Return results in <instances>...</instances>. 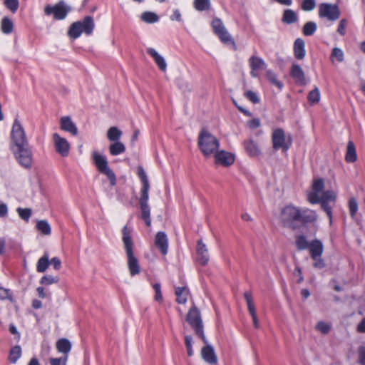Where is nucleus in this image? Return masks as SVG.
<instances>
[{"instance_id":"nucleus-1","label":"nucleus","mask_w":365,"mask_h":365,"mask_svg":"<svg viewBox=\"0 0 365 365\" xmlns=\"http://www.w3.org/2000/svg\"><path fill=\"white\" fill-rule=\"evenodd\" d=\"M11 137L12 141L11 150L14 158L19 164L29 169L32 166L33 153L26 136V133L18 118L14 120Z\"/></svg>"},{"instance_id":"nucleus-2","label":"nucleus","mask_w":365,"mask_h":365,"mask_svg":"<svg viewBox=\"0 0 365 365\" xmlns=\"http://www.w3.org/2000/svg\"><path fill=\"white\" fill-rule=\"evenodd\" d=\"M317 218L318 215L315 211L292 204L285 205L279 215L282 225L294 231L300 230L307 224L315 222Z\"/></svg>"},{"instance_id":"nucleus-3","label":"nucleus","mask_w":365,"mask_h":365,"mask_svg":"<svg viewBox=\"0 0 365 365\" xmlns=\"http://www.w3.org/2000/svg\"><path fill=\"white\" fill-rule=\"evenodd\" d=\"M295 245L299 251L309 250L314 269H322L326 267V262L322 257L324 247L322 240L315 238L309 242L304 235H298L295 237Z\"/></svg>"},{"instance_id":"nucleus-4","label":"nucleus","mask_w":365,"mask_h":365,"mask_svg":"<svg viewBox=\"0 0 365 365\" xmlns=\"http://www.w3.org/2000/svg\"><path fill=\"white\" fill-rule=\"evenodd\" d=\"M122 241L127 258L128 269L130 275L134 277L140 273L141 267L139 260L135 257L133 251L134 242L132 239V229L125 225L122 229Z\"/></svg>"},{"instance_id":"nucleus-5","label":"nucleus","mask_w":365,"mask_h":365,"mask_svg":"<svg viewBox=\"0 0 365 365\" xmlns=\"http://www.w3.org/2000/svg\"><path fill=\"white\" fill-rule=\"evenodd\" d=\"M138 174L142 182L140 197L139 200L140 208L141 211L140 217L141 219L145 222V225L148 227H150L151 225L150 208L148 202L149 199L150 184L146 173L143 168L140 167L138 168Z\"/></svg>"},{"instance_id":"nucleus-6","label":"nucleus","mask_w":365,"mask_h":365,"mask_svg":"<svg viewBox=\"0 0 365 365\" xmlns=\"http://www.w3.org/2000/svg\"><path fill=\"white\" fill-rule=\"evenodd\" d=\"M197 144L200 151L206 157L214 154L220 147L217 138L204 128L199 134Z\"/></svg>"},{"instance_id":"nucleus-7","label":"nucleus","mask_w":365,"mask_h":365,"mask_svg":"<svg viewBox=\"0 0 365 365\" xmlns=\"http://www.w3.org/2000/svg\"><path fill=\"white\" fill-rule=\"evenodd\" d=\"M186 321L193 329L195 334L200 337L205 344H207V339L204 334V327L200 312L195 306H193L188 311L186 316Z\"/></svg>"},{"instance_id":"nucleus-8","label":"nucleus","mask_w":365,"mask_h":365,"mask_svg":"<svg viewBox=\"0 0 365 365\" xmlns=\"http://www.w3.org/2000/svg\"><path fill=\"white\" fill-rule=\"evenodd\" d=\"M92 158L98 170L108 177L111 186H115L116 185V176L108 166L106 158L96 151L93 153Z\"/></svg>"},{"instance_id":"nucleus-9","label":"nucleus","mask_w":365,"mask_h":365,"mask_svg":"<svg viewBox=\"0 0 365 365\" xmlns=\"http://www.w3.org/2000/svg\"><path fill=\"white\" fill-rule=\"evenodd\" d=\"M211 24L214 33L219 37L220 41L225 44L231 46L232 50L237 51V46L235 41L225 27L222 20L219 18H215Z\"/></svg>"},{"instance_id":"nucleus-10","label":"nucleus","mask_w":365,"mask_h":365,"mask_svg":"<svg viewBox=\"0 0 365 365\" xmlns=\"http://www.w3.org/2000/svg\"><path fill=\"white\" fill-rule=\"evenodd\" d=\"M272 148L274 150H282L286 153L292 146V140L291 135L287 138L282 128L275 129L272 135Z\"/></svg>"},{"instance_id":"nucleus-11","label":"nucleus","mask_w":365,"mask_h":365,"mask_svg":"<svg viewBox=\"0 0 365 365\" xmlns=\"http://www.w3.org/2000/svg\"><path fill=\"white\" fill-rule=\"evenodd\" d=\"M71 11V6L67 5L63 0L59 1L53 6L47 5L44 8V13L46 15H53V19L58 21L66 19Z\"/></svg>"},{"instance_id":"nucleus-12","label":"nucleus","mask_w":365,"mask_h":365,"mask_svg":"<svg viewBox=\"0 0 365 365\" xmlns=\"http://www.w3.org/2000/svg\"><path fill=\"white\" fill-rule=\"evenodd\" d=\"M319 16L334 21L339 18L340 11L336 4L322 3L319 5Z\"/></svg>"},{"instance_id":"nucleus-13","label":"nucleus","mask_w":365,"mask_h":365,"mask_svg":"<svg viewBox=\"0 0 365 365\" xmlns=\"http://www.w3.org/2000/svg\"><path fill=\"white\" fill-rule=\"evenodd\" d=\"M53 140L56 151L62 157H67L69 154L70 144L68 140L59 135L58 133L53 134Z\"/></svg>"},{"instance_id":"nucleus-14","label":"nucleus","mask_w":365,"mask_h":365,"mask_svg":"<svg viewBox=\"0 0 365 365\" xmlns=\"http://www.w3.org/2000/svg\"><path fill=\"white\" fill-rule=\"evenodd\" d=\"M155 245L163 255H166L168 251V238L165 232L159 231L155 237Z\"/></svg>"},{"instance_id":"nucleus-15","label":"nucleus","mask_w":365,"mask_h":365,"mask_svg":"<svg viewBox=\"0 0 365 365\" xmlns=\"http://www.w3.org/2000/svg\"><path fill=\"white\" fill-rule=\"evenodd\" d=\"M215 160L217 164L224 166H230L235 162V155L225 150H217L215 153Z\"/></svg>"},{"instance_id":"nucleus-16","label":"nucleus","mask_w":365,"mask_h":365,"mask_svg":"<svg viewBox=\"0 0 365 365\" xmlns=\"http://www.w3.org/2000/svg\"><path fill=\"white\" fill-rule=\"evenodd\" d=\"M202 348L201 356L202 359L207 364L214 365L217 363V356L212 346L208 344Z\"/></svg>"},{"instance_id":"nucleus-17","label":"nucleus","mask_w":365,"mask_h":365,"mask_svg":"<svg viewBox=\"0 0 365 365\" xmlns=\"http://www.w3.org/2000/svg\"><path fill=\"white\" fill-rule=\"evenodd\" d=\"M197 246L196 261L200 265L205 266L208 263L210 259L208 250L201 240L197 241Z\"/></svg>"},{"instance_id":"nucleus-18","label":"nucleus","mask_w":365,"mask_h":365,"mask_svg":"<svg viewBox=\"0 0 365 365\" xmlns=\"http://www.w3.org/2000/svg\"><path fill=\"white\" fill-rule=\"evenodd\" d=\"M290 76L295 81L297 84L300 86H305L307 84V80L303 69L298 64H292L290 72Z\"/></svg>"},{"instance_id":"nucleus-19","label":"nucleus","mask_w":365,"mask_h":365,"mask_svg":"<svg viewBox=\"0 0 365 365\" xmlns=\"http://www.w3.org/2000/svg\"><path fill=\"white\" fill-rule=\"evenodd\" d=\"M61 128L73 135L78 134V128L69 116L62 117L60 120Z\"/></svg>"},{"instance_id":"nucleus-20","label":"nucleus","mask_w":365,"mask_h":365,"mask_svg":"<svg viewBox=\"0 0 365 365\" xmlns=\"http://www.w3.org/2000/svg\"><path fill=\"white\" fill-rule=\"evenodd\" d=\"M147 53L153 58L155 63L161 71H165L166 70L167 63L165 58L161 55H160L155 49L153 48H147Z\"/></svg>"},{"instance_id":"nucleus-21","label":"nucleus","mask_w":365,"mask_h":365,"mask_svg":"<svg viewBox=\"0 0 365 365\" xmlns=\"http://www.w3.org/2000/svg\"><path fill=\"white\" fill-rule=\"evenodd\" d=\"M244 147L250 157H257L261 154V150L257 143L252 139L245 140Z\"/></svg>"},{"instance_id":"nucleus-22","label":"nucleus","mask_w":365,"mask_h":365,"mask_svg":"<svg viewBox=\"0 0 365 365\" xmlns=\"http://www.w3.org/2000/svg\"><path fill=\"white\" fill-rule=\"evenodd\" d=\"M81 24L80 30H82V34L84 33L89 36L92 34L95 24L92 16H86L82 21H79Z\"/></svg>"},{"instance_id":"nucleus-23","label":"nucleus","mask_w":365,"mask_h":365,"mask_svg":"<svg viewBox=\"0 0 365 365\" xmlns=\"http://www.w3.org/2000/svg\"><path fill=\"white\" fill-rule=\"evenodd\" d=\"M294 56L298 60H302L305 56V43L301 38H297L294 43Z\"/></svg>"},{"instance_id":"nucleus-24","label":"nucleus","mask_w":365,"mask_h":365,"mask_svg":"<svg viewBox=\"0 0 365 365\" xmlns=\"http://www.w3.org/2000/svg\"><path fill=\"white\" fill-rule=\"evenodd\" d=\"M357 159L356 147L353 141L349 140L347 143L345 160L347 163H354Z\"/></svg>"},{"instance_id":"nucleus-25","label":"nucleus","mask_w":365,"mask_h":365,"mask_svg":"<svg viewBox=\"0 0 365 365\" xmlns=\"http://www.w3.org/2000/svg\"><path fill=\"white\" fill-rule=\"evenodd\" d=\"M175 294L177 297L176 302L178 304H184L187 300V295L189 294V289L187 287H176Z\"/></svg>"},{"instance_id":"nucleus-26","label":"nucleus","mask_w":365,"mask_h":365,"mask_svg":"<svg viewBox=\"0 0 365 365\" xmlns=\"http://www.w3.org/2000/svg\"><path fill=\"white\" fill-rule=\"evenodd\" d=\"M249 63L251 70H261L267 68L264 61L257 56H251L249 59Z\"/></svg>"},{"instance_id":"nucleus-27","label":"nucleus","mask_w":365,"mask_h":365,"mask_svg":"<svg viewBox=\"0 0 365 365\" xmlns=\"http://www.w3.org/2000/svg\"><path fill=\"white\" fill-rule=\"evenodd\" d=\"M49 265V255L48 252H45L44 255L40 257L37 262L36 271L39 273H43L46 272Z\"/></svg>"},{"instance_id":"nucleus-28","label":"nucleus","mask_w":365,"mask_h":365,"mask_svg":"<svg viewBox=\"0 0 365 365\" xmlns=\"http://www.w3.org/2000/svg\"><path fill=\"white\" fill-rule=\"evenodd\" d=\"M125 151V145L120 141L113 142L109 145V153L112 156H116Z\"/></svg>"},{"instance_id":"nucleus-29","label":"nucleus","mask_w":365,"mask_h":365,"mask_svg":"<svg viewBox=\"0 0 365 365\" xmlns=\"http://www.w3.org/2000/svg\"><path fill=\"white\" fill-rule=\"evenodd\" d=\"M298 21V16L296 12L292 9L284 11L282 21L286 24H292Z\"/></svg>"},{"instance_id":"nucleus-30","label":"nucleus","mask_w":365,"mask_h":365,"mask_svg":"<svg viewBox=\"0 0 365 365\" xmlns=\"http://www.w3.org/2000/svg\"><path fill=\"white\" fill-rule=\"evenodd\" d=\"M80 21H76L71 24L68 30V36L73 39H76L82 34V30H80Z\"/></svg>"},{"instance_id":"nucleus-31","label":"nucleus","mask_w":365,"mask_h":365,"mask_svg":"<svg viewBox=\"0 0 365 365\" xmlns=\"http://www.w3.org/2000/svg\"><path fill=\"white\" fill-rule=\"evenodd\" d=\"M56 348L59 352L66 354L71 349V344L67 339H60L56 343Z\"/></svg>"},{"instance_id":"nucleus-32","label":"nucleus","mask_w":365,"mask_h":365,"mask_svg":"<svg viewBox=\"0 0 365 365\" xmlns=\"http://www.w3.org/2000/svg\"><path fill=\"white\" fill-rule=\"evenodd\" d=\"M21 356V348L19 345L13 346L9 354V361L11 364H16Z\"/></svg>"},{"instance_id":"nucleus-33","label":"nucleus","mask_w":365,"mask_h":365,"mask_svg":"<svg viewBox=\"0 0 365 365\" xmlns=\"http://www.w3.org/2000/svg\"><path fill=\"white\" fill-rule=\"evenodd\" d=\"M193 7L197 11H208L211 8L210 0H194Z\"/></svg>"},{"instance_id":"nucleus-34","label":"nucleus","mask_w":365,"mask_h":365,"mask_svg":"<svg viewBox=\"0 0 365 365\" xmlns=\"http://www.w3.org/2000/svg\"><path fill=\"white\" fill-rule=\"evenodd\" d=\"M245 299L246 300L248 311L252 317H256V309L254 304L252 293L246 292L244 294Z\"/></svg>"},{"instance_id":"nucleus-35","label":"nucleus","mask_w":365,"mask_h":365,"mask_svg":"<svg viewBox=\"0 0 365 365\" xmlns=\"http://www.w3.org/2000/svg\"><path fill=\"white\" fill-rule=\"evenodd\" d=\"M122 135V132L117 127H110L107 132V138L110 141H119Z\"/></svg>"},{"instance_id":"nucleus-36","label":"nucleus","mask_w":365,"mask_h":365,"mask_svg":"<svg viewBox=\"0 0 365 365\" xmlns=\"http://www.w3.org/2000/svg\"><path fill=\"white\" fill-rule=\"evenodd\" d=\"M36 227L44 235H49L51 233V226L46 220H38L36 223Z\"/></svg>"},{"instance_id":"nucleus-37","label":"nucleus","mask_w":365,"mask_h":365,"mask_svg":"<svg viewBox=\"0 0 365 365\" xmlns=\"http://www.w3.org/2000/svg\"><path fill=\"white\" fill-rule=\"evenodd\" d=\"M1 28L4 34H9L13 31L14 24L9 17L5 16L1 20Z\"/></svg>"},{"instance_id":"nucleus-38","label":"nucleus","mask_w":365,"mask_h":365,"mask_svg":"<svg viewBox=\"0 0 365 365\" xmlns=\"http://www.w3.org/2000/svg\"><path fill=\"white\" fill-rule=\"evenodd\" d=\"M141 20L148 24H154L159 21V16L154 12L145 11L141 14Z\"/></svg>"},{"instance_id":"nucleus-39","label":"nucleus","mask_w":365,"mask_h":365,"mask_svg":"<svg viewBox=\"0 0 365 365\" xmlns=\"http://www.w3.org/2000/svg\"><path fill=\"white\" fill-rule=\"evenodd\" d=\"M266 76L272 84L276 86L279 89L283 88V83L277 79V75L272 70H267Z\"/></svg>"},{"instance_id":"nucleus-40","label":"nucleus","mask_w":365,"mask_h":365,"mask_svg":"<svg viewBox=\"0 0 365 365\" xmlns=\"http://www.w3.org/2000/svg\"><path fill=\"white\" fill-rule=\"evenodd\" d=\"M317 26L314 21H308L303 26V34L307 36H312L317 31Z\"/></svg>"},{"instance_id":"nucleus-41","label":"nucleus","mask_w":365,"mask_h":365,"mask_svg":"<svg viewBox=\"0 0 365 365\" xmlns=\"http://www.w3.org/2000/svg\"><path fill=\"white\" fill-rule=\"evenodd\" d=\"M307 99L311 104H316L319 102L320 92L317 86L308 93Z\"/></svg>"},{"instance_id":"nucleus-42","label":"nucleus","mask_w":365,"mask_h":365,"mask_svg":"<svg viewBox=\"0 0 365 365\" xmlns=\"http://www.w3.org/2000/svg\"><path fill=\"white\" fill-rule=\"evenodd\" d=\"M16 211L19 217L26 222L29 220L32 214V211L30 208L18 207Z\"/></svg>"},{"instance_id":"nucleus-43","label":"nucleus","mask_w":365,"mask_h":365,"mask_svg":"<svg viewBox=\"0 0 365 365\" xmlns=\"http://www.w3.org/2000/svg\"><path fill=\"white\" fill-rule=\"evenodd\" d=\"M333 58H335L338 62H342L344 58V55L343 51L337 47H335L332 49L331 54V60L333 61Z\"/></svg>"},{"instance_id":"nucleus-44","label":"nucleus","mask_w":365,"mask_h":365,"mask_svg":"<svg viewBox=\"0 0 365 365\" xmlns=\"http://www.w3.org/2000/svg\"><path fill=\"white\" fill-rule=\"evenodd\" d=\"M316 7L315 0H303L301 4V9L304 11H311Z\"/></svg>"},{"instance_id":"nucleus-45","label":"nucleus","mask_w":365,"mask_h":365,"mask_svg":"<svg viewBox=\"0 0 365 365\" xmlns=\"http://www.w3.org/2000/svg\"><path fill=\"white\" fill-rule=\"evenodd\" d=\"M336 194L331 190H327L321 196L322 200L324 202H334L336 200Z\"/></svg>"},{"instance_id":"nucleus-46","label":"nucleus","mask_w":365,"mask_h":365,"mask_svg":"<svg viewBox=\"0 0 365 365\" xmlns=\"http://www.w3.org/2000/svg\"><path fill=\"white\" fill-rule=\"evenodd\" d=\"M58 282V277H54L51 275H44L41 278L40 283L44 285H50Z\"/></svg>"},{"instance_id":"nucleus-47","label":"nucleus","mask_w":365,"mask_h":365,"mask_svg":"<svg viewBox=\"0 0 365 365\" xmlns=\"http://www.w3.org/2000/svg\"><path fill=\"white\" fill-rule=\"evenodd\" d=\"M349 208L351 217H354L356 215L358 210V203L354 197H351L349 200Z\"/></svg>"},{"instance_id":"nucleus-48","label":"nucleus","mask_w":365,"mask_h":365,"mask_svg":"<svg viewBox=\"0 0 365 365\" xmlns=\"http://www.w3.org/2000/svg\"><path fill=\"white\" fill-rule=\"evenodd\" d=\"M185 344L187 349V354L188 356H192L193 355V349H192V337L190 335H186L185 336Z\"/></svg>"},{"instance_id":"nucleus-49","label":"nucleus","mask_w":365,"mask_h":365,"mask_svg":"<svg viewBox=\"0 0 365 365\" xmlns=\"http://www.w3.org/2000/svg\"><path fill=\"white\" fill-rule=\"evenodd\" d=\"M4 4L6 7L12 13H15L19 8V0H5Z\"/></svg>"},{"instance_id":"nucleus-50","label":"nucleus","mask_w":365,"mask_h":365,"mask_svg":"<svg viewBox=\"0 0 365 365\" xmlns=\"http://www.w3.org/2000/svg\"><path fill=\"white\" fill-rule=\"evenodd\" d=\"M153 288L155 290V300L157 302H161L163 300V295L161 292V284L160 282H155L153 285Z\"/></svg>"},{"instance_id":"nucleus-51","label":"nucleus","mask_w":365,"mask_h":365,"mask_svg":"<svg viewBox=\"0 0 365 365\" xmlns=\"http://www.w3.org/2000/svg\"><path fill=\"white\" fill-rule=\"evenodd\" d=\"M319 203L321 204V207L323 209V210L327 213V216L329 217L330 224H331L332 211L331 206L329 205V202H327L321 201Z\"/></svg>"},{"instance_id":"nucleus-52","label":"nucleus","mask_w":365,"mask_h":365,"mask_svg":"<svg viewBox=\"0 0 365 365\" xmlns=\"http://www.w3.org/2000/svg\"><path fill=\"white\" fill-rule=\"evenodd\" d=\"M316 329L322 334H326L330 331L331 327L327 323L320 321L317 324Z\"/></svg>"},{"instance_id":"nucleus-53","label":"nucleus","mask_w":365,"mask_h":365,"mask_svg":"<svg viewBox=\"0 0 365 365\" xmlns=\"http://www.w3.org/2000/svg\"><path fill=\"white\" fill-rule=\"evenodd\" d=\"M324 180L322 178H319V179L316 180L313 183L312 188H313L314 192L319 193L324 190Z\"/></svg>"},{"instance_id":"nucleus-54","label":"nucleus","mask_w":365,"mask_h":365,"mask_svg":"<svg viewBox=\"0 0 365 365\" xmlns=\"http://www.w3.org/2000/svg\"><path fill=\"white\" fill-rule=\"evenodd\" d=\"M245 96L249 101H250L252 103H253L255 104L258 103L260 101V99L258 97V96L257 95V93L253 92V91H248L247 92H245Z\"/></svg>"},{"instance_id":"nucleus-55","label":"nucleus","mask_w":365,"mask_h":365,"mask_svg":"<svg viewBox=\"0 0 365 365\" xmlns=\"http://www.w3.org/2000/svg\"><path fill=\"white\" fill-rule=\"evenodd\" d=\"M318 193L312 192L308 195V200L311 204H318L321 202L322 198L319 196Z\"/></svg>"},{"instance_id":"nucleus-56","label":"nucleus","mask_w":365,"mask_h":365,"mask_svg":"<svg viewBox=\"0 0 365 365\" xmlns=\"http://www.w3.org/2000/svg\"><path fill=\"white\" fill-rule=\"evenodd\" d=\"M348 21L346 19H341L338 25L337 32L342 36L346 34V27L347 26Z\"/></svg>"},{"instance_id":"nucleus-57","label":"nucleus","mask_w":365,"mask_h":365,"mask_svg":"<svg viewBox=\"0 0 365 365\" xmlns=\"http://www.w3.org/2000/svg\"><path fill=\"white\" fill-rule=\"evenodd\" d=\"M12 297L10 290L3 287H0V299H11Z\"/></svg>"},{"instance_id":"nucleus-58","label":"nucleus","mask_w":365,"mask_h":365,"mask_svg":"<svg viewBox=\"0 0 365 365\" xmlns=\"http://www.w3.org/2000/svg\"><path fill=\"white\" fill-rule=\"evenodd\" d=\"M50 262L55 270H59L61 267V261L58 257H53Z\"/></svg>"},{"instance_id":"nucleus-59","label":"nucleus","mask_w":365,"mask_h":365,"mask_svg":"<svg viewBox=\"0 0 365 365\" xmlns=\"http://www.w3.org/2000/svg\"><path fill=\"white\" fill-rule=\"evenodd\" d=\"M232 103L237 108V109L245 115L248 117L252 116V113L248 110L245 109V108H243L242 106H239L235 99H232Z\"/></svg>"},{"instance_id":"nucleus-60","label":"nucleus","mask_w":365,"mask_h":365,"mask_svg":"<svg viewBox=\"0 0 365 365\" xmlns=\"http://www.w3.org/2000/svg\"><path fill=\"white\" fill-rule=\"evenodd\" d=\"M359 363L361 365H365V346L359 347Z\"/></svg>"},{"instance_id":"nucleus-61","label":"nucleus","mask_w":365,"mask_h":365,"mask_svg":"<svg viewBox=\"0 0 365 365\" xmlns=\"http://www.w3.org/2000/svg\"><path fill=\"white\" fill-rule=\"evenodd\" d=\"M170 19L172 21H177L179 22H181L182 21L181 14L179 11V9H175L173 11V14L172 16H170Z\"/></svg>"},{"instance_id":"nucleus-62","label":"nucleus","mask_w":365,"mask_h":365,"mask_svg":"<svg viewBox=\"0 0 365 365\" xmlns=\"http://www.w3.org/2000/svg\"><path fill=\"white\" fill-rule=\"evenodd\" d=\"M8 213V207L7 205L0 202V217H4L7 215Z\"/></svg>"},{"instance_id":"nucleus-63","label":"nucleus","mask_w":365,"mask_h":365,"mask_svg":"<svg viewBox=\"0 0 365 365\" xmlns=\"http://www.w3.org/2000/svg\"><path fill=\"white\" fill-rule=\"evenodd\" d=\"M250 128H257L260 126V120L258 118H253L248 122Z\"/></svg>"},{"instance_id":"nucleus-64","label":"nucleus","mask_w":365,"mask_h":365,"mask_svg":"<svg viewBox=\"0 0 365 365\" xmlns=\"http://www.w3.org/2000/svg\"><path fill=\"white\" fill-rule=\"evenodd\" d=\"M356 330L359 333H365V318L357 325Z\"/></svg>"}]
</instances>
